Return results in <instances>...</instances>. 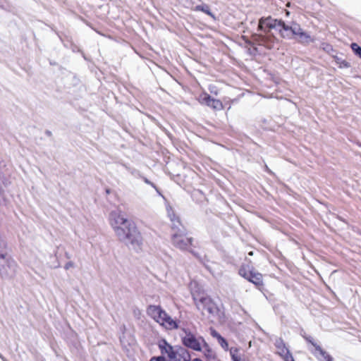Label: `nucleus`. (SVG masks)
<instances>
[{
    "label": "nucleus",
    "mask_w": 361,
    "mask_h": 361,
    "mask_svg": "<svg viewBox=\"0 0 361 361\" xmlns=\"http://www.w3.org/2000/svg\"><path fill=\"white\" fill-rule=\"evenodd\" d=\"M167 212L168 215L172 221L173 226L172 228L178 227L179 225H181L179 217L175 214L171 205L167 207Z\"/></svg>",
    "instance_id": "2eb2a0df"
},
{
    "label": "nucleus",
    "mask_w": 361,
    "mask_h": 361,
    "mask_svg": "<svg viewBox=\"0 0 361 361\" xmlns=\"http://www.w3.org/2000/svg\"><path fill=\"white\" fill-rule=\"evenodd\" d=\"M272 29L278 31L283 38L290 39L294 38L296 32L299 31V24L292 22L290 25H288L282 20L274 19L271 17L261 18L258 23V32L252 35L253 39L261 45L268 47V44L273 39L272 35L270 34Z\"/></svg>",
    "instance_id": "f257e3e1"
},
{
    "label": "nucleus",
    "mask_w": 361,
    "mask_h": 361,
    "mask_svg": "<svg viewBox=\"0 0 361 361\" xmlns=\"http://www.w3.org/2000/svg\"><path fill=\"white\" fill-rule=\"evenodd\" d=\"M171 242L176 247L183 250H188L194 255H196L194 251L191 250V247L193 246V238L186 236L183 232L178 231L173 233L171 237Z\"/></svg>",
    "instance_id": "0eeeda50"
},
{
    "label": "nucleus",
    "mask_w": 361,
    "mask_h": 361,
    "mask_svg": "<svg viewBox=\"0 0 361 361\" xmlns=\"http://www.w3.org/2000/svg\"><path fill=\"white\" fill-rule=\"evenodd\" d=\"M4 176L0 173V192L3 190V185H4Z\"/></svg>",
    "instance_id": "4be33fe9"
},
{
    "label": "nucleus",
    "mask_w": 361,
    "mask_h": 361,
    "mask_svg": "<svg viewBox=\"0 0 361 361\" xmlns=\"http://www.w3.org/2000/svg\"><path fill=\"white\" fill-rule=\"evenodd\" d=\"M158 346L166 361H190L189 352L182 347L172 346L164 339L159 342Z\"/></svg>",
    "instance_id": "7ed1b4c3"
},
{
    "label": "nucleus",
    "mask_w": 361,
    "mask_h": 361,
    "mask_svg": "<svg viewBox=\"0 0 361 361\" xmlns=\"http://www.w3.org/2000/svg\"><path fill=\"white\" fill-rule=\"evenodd\" d=\"M351 48L354 53L361 59V47L356 43H352Z\"/></svg>",
    "instance_id": "a211bd4d"
},
{
    "label": "nucleus",
    "mask_w": 361,
    "mask_h": 361,
    "mask_svg": "<svg viewBox=\"0 0 361 361\" xmlns=\"http://www.w3.org/2000/svg\"><path fill=\"white\" fill-rule=\"evenodd\" d=\"M255 270V267L252 266V262L250 260L247 263H244L240 265L238 269V274L246 279Z\"/></svg>",
    "instance_id": "4468645a"
},
{
    "label": "nucleus",
    "mask_w": 361,
    "mask_h": 361,
    "mask_svg": "<svg viewBox=\"0 0 361 361\" xmlns=\"http://www.w3.org/2000/svg\"><path fill=\"white\" fill-rule=\"evenodd\" d=\"M212 335L214 336V337H216L217 339H218V335H220L219 333H217L216 331L213 330L212 331Z\"/></svg>",
    "instance_id": "b1692460"
},
{
    "label": "nucleus",
    "mask_w": 361,
    "mask_h": 361,
    "mask_svg": "<svg viewBox=\"0 0 361 361\" xmlns=\"http://www.w3.org/2000/svg\"><path fill=\"white\" fill-rule=\"evenodd\" d=\"M149 361H166V360H165V357H163V355H161V356L152 357Z\"/></svg>",
    "instance_id": "412c9836"
},
{
    "label": "nucleus",
    "mask_w": 361,
    "mask_h": 361,
    "mask_svg": "<svg viewBox=\"0 0 361 361\" xmlns=\"http://www.w3.org/2000/svg\"><path fill=\"white\" fill-rule=\"evenodd\" d=\"M274 345L276 349L275 353L278 355L283 361L292 360L293 355L283 338H276L274 342Z\"/></svg>",
    "instance_id": "6e6552de"
},
{
    "label": "nucleus",
    "mask_w": 361,
    "mask_h": 361,
    "mask_svg": "<svg viewBox=\"0 0 361 361\" xmlns=\"http://www.w3.org/2000/svg\"><path fill=\"white\" fill-rule=\"evenodd\" d=\"M192 296L198 310L206 311L210 317L219 316L220 310L211 297L200 291L192 293Z\"/></svg>",
    "instance_id": "39448f33"
},
{
    "label": "nucleus",
    "mask_w": 361,
    "mask_h": 361,
    "mask_svg": "<svg viewBox=\"0 0 361 361\" xmlns=\"http://www.w3.org/2000/svg\"><path fill=\"white\" fill-rule=\"evenodd\" d=\"M144 181L149 184V185H151L152 186L154 187V184L152 183H151L147 178H144Z\"/></svg>",
    "instance_id": "393cba45"
},
{
    "label": "nucleus",
    "mask_w": 361,
    "mask_h": 361,
    "mask_svg": "<svg viewBox=\"0 0 361 361\" xmlns=\"http://www.w3.org/2000/svg\"><path fill=\"white\" fill-rule=\"evenodd\" d=\"M199 100L201 104H206L207 106H208L215 110H221L223 109L222 102L219 99L212 98L207 93L202 94L200 96Z\"/></svg>",
    "instance_id": "9b49d317"
},
{
    "label": "nucleus",
    "mask_w": 361,
    "mask_h": 361,
    "mask_svg": "<svg viewBox=\"0 0 361 361\" xmlns=\"http://www.w3.org/2000/svg\"><path fill=\"white\" fill-rule=\"evenodd\" d=\"M201 338H197L190 331H185V335L182 338L183 344L195 351H202V343Z\"/></svg>",
    "instance_id": "1a4fd4ad"
},
{
    "label": "nucleus",
    "mask_w": 361,
    "mask_h": 361,
    "mask_svg": "<svg viewBox=\"0 0 361 361\" xmlns=\"http://www.w3.org/2000/svg\"><path fill=\"white\" fill-rule=\"evenodd\" d=\"M201 341L202 343V350H203L204 355L207 358H214V351L210 348L208 343L204 341L203 338H201Z\"/></svg>",
    "instance_id": "dca6fc26"
},
{
    "label": "nucleus",
    "mask_w": 361,
    "mask_h": 361,
    "mask_svg": "<svg viewBox=\"0 0 361 361\" xmlns=\"http://www.w3.org/2000/svg\"><path fill=\"white\" fill-rule=\"evenodd\" d=\"M294 38H296L302 44H309L314 42V39L309 33L305 32L299 25V31L295 34Z\"/></svg>",
    "instance_id": "ddd939ff"
},
{
    "label": "nucleus",
    "mask_w": 361,
    "mask_h": 361,
    "mask_svg": "<svg viewBox=\"0 0 361 361\" xmlns=\"http://www.w3.org/2000/svg\"><path fill=\"white\" fill-rule=\"evenodd\" d=\"M147 314L166 329L173 330L178 328L176 322L160 305H149L147 307Z\"/></svg>",
    "instance_id": "20e7f679"
},
{
    "label": "nucleus",
    "mask_w": 361,
    "mask_h": 361,
    "mask_svg": "<svg viewBox=\"0 0 361 361\" xmlns=\"http://www.w3.org/2000/svg\"><path fill=\"white\" fill-rule=\"evenodd\" d=\"M109 223L120 239H126L134 249L142 250L143 238L133 221L120 211H114L109 216Z\"/></svg>",
    "instance_id": "f03ea898"
},
{
    "label": "nucleus",
    "mask_w": 361,
    "mask_h": 361,
    "mask_svg": "<svg viewBox=\"0 0 361 361\" xmlns=\"http://www.w3.org/2000/svg\"><path fill=\"white\" fill-rule=\"evenodd\" d=\"M218 340L221 343L222 347H228V343L224 338H223L221 335H218Z\"/></svg>",
    "instance_id": "aec40b11"
},
{
    "label": "nucleus",
    "mask_w": 361,
    "mask_h": 361,
    "mask_svg": "<svg viewBox=\"0 0 361 361\" xmlns=\"http://www.w3.org/2000/svg\"><path fill=\"white\" fill-rule=\"evenodd\" d=\"M73 266H74L73 262H67V263L65 264L64 268H65L66 269H70L71 267H73Z\"/></svg>",
    "instance_id": "5701e85b"
},
{
    "label": "nucleus",
    "mask_w": 361,
    "mask_h": 361,
    "mask_svg": "<svg viewBox=\"0 0 361 361\" xmlns=\"http://www.w3.org/2000/svg\"><path fill=\"white\" fill-rule=\"evenodd\" d=\"M195 10L202 11L210 16H213L212 13L210 11L209 6L207 4L198 5L195 7Z\"/></svg>",
    "instance_id": "f3484780"
},
{
    "label": "nucleus",
    "mask_w": 361,
    "mask_h": 361,
    "mask_svg": "<svg viewBox=\"0 0 361 361\" xmlns=\"http://www.w3.org/2000/svg\"><path fill=\"white\" fill-rule=\"evenodd\" d=\"M336 63L338 65L339 68H349L350 66V63L345 61V60H343L341 59H336Z\"/></svg>",
    "instance_id": "6ab92c4d"
},
{
    "label": "nucleus",
    "mask_w": 361,
    "mask_h": 361,
    "mask_svg": "<svg viewBox=\"0 0 361 361\" xmlns=\"http://www.w3.org/2000/svg\"><path fill=\"white\" fill-rule=\"evenodd\" d=\"M246 280L253 283L259 290L264 288L263 275L255 270L252 271Z\"/></svg>",
    "instance_id": "f8f14e48"
},
{
    "label": "nucleus",
    "mask_w": 361,
    "mask_h": 361,
    "mask_svg": "<svg viewBox=\"0 0 361 361\" xmlns=\"http://www.w3.org/2000/svg\"><path fill=\"white\" fill-rule=\"evenodd\" d=\"M230 355L232 361H251L250 354L242 348L231 347Z\"/></svg>",
    "instance_id": "9d476101"
},
{
    "label": "nucleus",
    "mask_w": 361,
    "mask_h": 361,
    "mask_svg": "<svg viewBox=\"0 0 361 361\" xmlns=\"http://www.w3.org/2000/svg\"><path fill=\"white\" fill-rule=\"evenodd\" d=\"M302 337L311 346L308 349L311 353L321 361H333L332 357L322 347L321 344L310 335L304 333Z\"/></svg>",
    "instance_id": "423d86ee"
}]
</instances>
